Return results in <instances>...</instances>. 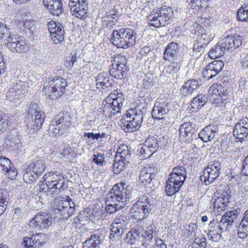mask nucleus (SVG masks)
<instances>
[{
	"label": "nucleus",
	"mask_w": 248,
	"mask_h": 248,
	"mask_svg": "<svg viewBox=\"0 0 248 248\" xmlns=\"http://www.w3.org/2000/svg\"><path fill=\"white\" fill-rule=\"evenodd\" d=\"M233 136L242 142L248 135V131L243 126L236 124L233 130Z\"/></svg>",
	"instance_id": "a18cd8bd"
},
{
	"label": "nucleus",
	"mask_w": 248,
	"mask_h": 248,
	"mask_svg": "<svg viewBox=\"0 0 248 248\" xmlns=\"http://www.w3.org/2000/svg\"><path fill=\"white\" fill-rule=\"evenodd\" d=\"M179 130L180 138L186 141H189V138L186 139L185 138L188 137L189 135L193 133V126L191 123L189 122L184 123L180 125Z\"/></svg>",
	"instance_id": "79ce46f5"
},
{
	"label": "nucleus",
	"mask_w": 248,
	"mask_h": 248,
	"mask_svg": "<svg viewBox=\"0 0 248 248\" xmlns=\"http://www.w3.org/2000/svg\"><path fill=\"white\" fill-rule=\"evenodd\" d=\"M235 218L233 211L227 212L220 219L217 221L218 228L220 232H226L231 229L232 224Z\"/></svg>",
	"instance_id": "a211bd4d"
},
{
	"label": "nucleus",
	"mask_w": 248,
	"mask_h": 248,
	"mask_svg": "<svg viewBox=\"0 0 248 248\" xmlns=\"http://www.w3.org/2000/svg\"><path fill=\"white\" fill-rule=\"evenodd\" d=\"M67 85V83L64 78L55 77L45 82L44 92L49 98L56 100L62 95Z\"/></svg>",
	"instance_id": "39448f33"
},
{
	"label": "nucleus",
	"mask_w": 248,
	"mask_h": 248,
	"mask_svg": "<svg viewBox=\"0 0 248 248\" xmlns=\"http://www.w3.org/2000/svg\"><path fill=\"white\" fill-rule=\"evenodd\" d=\"M153 154L149 149L144 145L140 148L139 155L141 157L142 159H147L150 158Z\"/></svg>",
	"instance_id": "052dcab7"
},
{
	"label": "nucleus",
	"mask_w": 248,
	"mask_h": 248,
	"mask_svg": "<svg viewBox=\"0 0 248 248\" xmlns=\"http://www.w3.org/2000/svg\"><path fill=\"white\" fill-rule=\"evenodd\" d=\"M208 101L207 96L203 93H199L191 100L190 106L192 111H198L201 109Z\"/></svg>",
	"instance_id": "cd10ccee"
},
{
	"label": "nucleus",
	"mask_w": 248,
	"mask_h": 248,
	"mask_svg": "<svg viewBox=\"0 0 248 248\" xmlns=\"http://www.w3.org/2000/svg\"><path fill=\"white\" fill-rule=\"evenodd\" d=\"M209 96L213 103L225 107L230 99L228 97L230 90L221 84H213L208 89Z\"/></svg>",
	"instance_id": "6e6552de"
},
{
	"label": "nucleus",
	"mask_w": 248,
	"mask_h": 248,
	"mask_svg": "<svg viewBox=\"0 0 248 248\" xmlns=\"http://www.w3.org/2000/svg\"><path fill=\"white\" fill-rule=\"evenodd\" d=\"M128 163L119 158H115L113 165V171L114 174H118L126 168Z\"/></svg>",
	"instance_id": "09e8293b"
},
{
	"label": "nucleus",
	"mask_w": 248,
	"mask_h": 248,
	"mask_svg": "<svg viewBox=\"0 0 248 248\" xmlns=\"http://www.w3.org/2000/svg\"><path fill=\"white\" fill-rule=\"evenodd\" d=\"M68 120H72V118L68 112H60L51 121L49 127V131H54V129H56L55 126L62 123H66V121Z\"/></svg>",
	"instance_id": "7c9ffc66"
},
{
	"label": "nucleus",
	"mask_w": 248,
	"mask_h": 248,
	"mask_svg": "<svg viewBox=\"0 0 248 248\" xmlns=\"http://www.w3.org/2000/svg\"><path fill=\"white\" fill-rule=\"evenodd\" d=\"M155 248H167V245L165 241L161 239H157L155 240Z\"/></svg>",
	"instance_id": "774afa93"
},
{
	"label": "nucleus",
	"mask_w": 248,
	"mask_h": 248,
	"mask_svg": "<svg viewBox=\"0 0 248 248\" xmlns=\"http://www.w3.org/2000/svg\"><path fill=\"white\" fill-rule=\"evenodd\" d=\"M52 219L46 213L37 214L29 222V226L39 230L46 229L51 225Z\"/></svg>",
	"instance_id": "4468645a"
},
{
	"label": "nucleus",
	"mask_w": 248,
	"mask_h": 248,
	"mask_svg": "<svg viewBox=\"0 0 248 248\" xmlns=\"http://www.w3.org/2000/svg\"><path fill=\"white\" fill-rule=\"evenodd\" d=\"M123 122L121 127L126 132H131L137 131L140 129L141 124L134 121L133 120L124 119L123 118Z\"/></svg>",
	"instance_id": "ea45409f"
},
{
	"label": "nucleus",
	"mask_w": 248,
	"mask_h": 248,
	"mask_svg": "<svg viewBox=\"0 0 248 248\" xmlns=\"http://www.w3.org/2000/svg\"><path fill=\"white\" fill-rule=\"evenodd\" d=\"M23 27L25 28V32L28 35H31L33 33L35 29L34 21L31 20L25 21Z\"/></svg>",
	"instance_id": "5fc2aeb1"
},
{
	"label": "nucleus",
	"mask_w": 248,
	"mask_h": 248,
	"mask_svg": "<svg viewBox=\"0 0 248 248\" xmlns=\"http://www.w3.org/2000/svg\"><path fill=\"white\" fill-rule=\"evenodd\" d=\"M92 162L94 164L93 166L96 165L97 169L100 170L103 169V166L106 163L104 154L98 152L93 155Z\"/></svg>",
	"instance_id": "49530a36"
},
{
	"label": "nucleus",
	"mask_w": 248,
	"mask_h": 248,
	"mask_svg": "<svg viewBox=\"0 0 248 248\" xmlns=\"http://www.w3.org/2000/svg\"><path fill=\"white\" fill-rule=\"evenodd\" d=\"M59 182L56 183H47L46 185H42L43 192L50 197H53L56 195L63 192L67 187V185L65 183H62V185H59Z\"/></svg>",
	"instance_id": "6ab92c4d"
},
{
	"label": "nucleus",
	"mask_w": 248,
	"mask_h": 248,
	"mask_svg": "<svg viewBox=\"0 0 248 248\" xmlns=\"http://www.w3.org/2000/svg\"><path fill=\"white\" fill-rule=\"evenodd\" d=\"M136 39V34L132 30L121 28L113 31L111 42L117 47L126 49L135 44Z\"/></svg>",
	"instance_id": "7ed1b4c3"
},
{
	"label": "nucleus",
	"mask_w": 248,
	"mask_h": 248,
	"mask_svg": "<svg viewBox=\"0 0 248 248\" xmlns=\"http://www.w3.org/2000/svg\"><path fill=\"white\" fill-rule=\"evenodd\" d=\"M0 166L10 179L13 180L16 178L17 174V170L14 166H12L11 162L8 158L0 156Z\"/></svg>",
	"instance_id": "412c9836"
},
{
	"label": "nucleus",
	"mask_w": 248,
	"mask_h": 248,
	"mask_svg": "<svg viewBox=\"0 0 248 248\" xmlns=\"http://www.w3.org/2000/svg\"><path fill=\"white\" fill-rule=\"evenodd\" d=\"M242 172L244 175L248 176V155L243 161Z\"/></svg>",
	"instance_id": "338daca9"
},
{
	"label": "nucleus",
	"mask_w": 248,
	"mask_h": 248,
	"mask_svg": "<svg viewBox=\"0 0 248 248\" xmlns=\"http://www.w3.org/2000/svg\"><path fill=\"white\" fill-rule=\"evenodd\" d=\"M28 93V87L25 82L16 79H13L9 85L6 97L7 100L17 103Z\"/></svg>",
	"instance_id": "0eeeda50"
},
{
	"label": "nucleus",
	"mask_w": 248,
	"mask_h": 248,
	"mask_svg": "<svg viewBox=\"0 0 248 248\" xmlns=\"http://www.w3.org/2000/svg\"><path fill=\"white\" fill-rule=\"evenodd\" d=\"M143 232V229L141 227H136L131 229L126 235L125 241L130 245L136 244L142 236Z\"/></svg>",
	"instance_id": "bb28decb"
},
{
	"label": "nucleus",
	"mask_w": 248,
	"mask_h": 248,
	"mask_svg": "<svg viewBox=\"0 0 248 248\" xmlns=\"http://www.w3.org/2000/svg\"><path fill=\"white\" fill-rule=\"evenodd\" d=\"M221 163L218 161H213L208 164L201 176V180L206 185L214 182L220 174Z\"/></svg>",
	"instance_id": "9d476101"
},
{
	"label": "nucleus",
	"mask_w": 248,
	"mask_h": 248,
	"mask_svg": "<svg viewBox=\"0 0 248 248\" xmlns=\"http://www.w3.org/2000/svg\"><path fill=\"white\" fill-rule=\"evenodd\" d=\"M37 105L34 102H31L29 107V113L32 115V125L34 129H38L42 126L45 114L41 110L37 108Z\"/></svg>",
	"instance_id": "2eb2a0df"
},
{
	"label": "nucleus",
	"mask_w": 248,
	"mask_h": 248,
	"mask_svg": "<svg viewBox=\"0 0 248 248\" xmlns=\"http://www.w3.org/2000/svg\"><path fill=\"white\" fill-rule=\"evenodd\" d=\"M222 232H219V230H218V231H216L215 230H210L208 232V233H207V235L208 237V238L212 240L214 242H217L219 241L221 237V233Z\"/></svg>",
	"instance_id": "13d9d810"
},
{
	"label": "nucleus",
	"mask_w": 248,
	"mask_h": 248,
	"mask_svg": "<svg viewBox=\"0 0 248 248\" xmlns=\"http://www.w3.org/2000/svg\"><path fill=\"white\" fill-rule=\"evenodd\" d=\"M171 105L167 101H156L152 111L154 119L163 120L170 111Z\"/></svg>",
	"instance_id": "f8f14e48"
},
{
	"label": "nucleus",
	"mask_w": 248,
	"mask_h": 248,
	"mask_svg": "<svg viewBox=\"0 0 248 248\" xmlns=\"http://www.w3.org/2000/svg\"><path fill=\"white\" fill-rule=\"evenodd\" d=\"M6 46L14 53H22L28 49V46L25 41L20 40L16 43L6 44Z\"/></svg>",
	"instance_id": "c9c22d12"
},
{
	"label": "nucleus",
	"mask_w": 248,
	"mask_h": 248,
	"mask_svg": "<svg viewBox=\"0 0 248 248\" xmlns=\"http://www.w3.org/2000/svg\"><path fill=\"white\" fill-rule=\"evenodd\" d=\"M71 125V120L66 121V123H62L55 126L56 129L54 131H51L56 136L60 133V131L64 132L67 130Z\"/></svg>",
	"instance_id": "864d4df0"
},
{
	"label": "nucleus",
	"mask_w": 248,
	"mask_h": 248,
	"mask_svg": "<svg viewBox=\"0 0 248 248\" xmlns=\"http://www.w3.org/2000/svg\"><path fill=\"white\" fill-rule=\"evenodd\" d=\"M131 213L134 218L137 220H142L149 215L150 211H146L145 209L135 203L131 209Z\"/></svg>",
	"instance_id": "f704fd0d"
},
{
	"label": "nucleus",
	"mask_w": 248,
	"mask_h": 248,
	"mask_svg": "<svg viewBox=\"0 0 248 248\" xmlns=\"http://www.w3.org/2000/svg\"><path fill=\"white\" fill-rule=\"evenodd\" d=\"M127 224V220L125 216L120 215L115 218L111 225L110 233V240L111 242L120 240Z\"/></svg>",
	"instance_id": "1a4fd4ad"
},
{
	"label": "nucleus",
	"mask_w": 248,
	"mask_h": 248,
	"mask_svg": "<svg viewBox=\"0 0 248 248\" xmlns=\"http://www.w3.org/2000/svg\"><path fill=\"white\" fill-rule=\"evenodd\" d=\"M170 181L171 180L168 178L166 185L165 191L167 193V195L168 196L173 195L177 192H178L180 188L181 187V186H176V183L175 182H170Z\"/></svg>",
	"instance_id": "8fccbe9b"
},
{
	"label": "nucleus",
	"mask_w": 248,
	"mask_h": 248,
	"mask_svg": "<svg viewBox=\"0 0 248 248\" xmlns=\"http://www.w3.org/2000/svg\"><path fill=\"white\" fill-rule=\"evenodd\" d=\"M43 234L41 233H36L33 234L31 237H25L22 244L24 247L28 248H34V242L35 240L37 237H40V236H42Z\"/></svg>",
	"instance_id": "603ef678"
},
{
	"label": "nucleus",
	"mask_w": 248,
	"mask_h": 248,
	"mask_svg": "<svg viewBox=\"0 0 248 248\" xmlns=\"http://www.w3.org/2000/svg\"><path fill=\"white\" fill-rule=\"evenodd\" d=\"M124 119L133 120L141 124L144 118L142 111L138 108H130L127 111V113L124 116Z\"/></svg>",
	"instance_id": "c85d7f7f"
},
{
	"label": "nucleus",
	"mask_w": 248,
	"mask_h": 248,
	"mask_svg": "<svg viewBox=\"0 0 248 248\" xmlns=\"http://www.w3.org/2000/svg\"><path fill=\"white\" fill-rule=\"evenodd\" d=\"M68 202V205H66L67 209H68V212L69 214V217L72 216L75 211V203L73 201V200L69 198V197H67V199L65 200Z\"/></svg>",
	"instance_id": "e2e57ef3"
},
{
	"label": "nucleus",
	"mask_w": 248,
	"mask_h": 248,
	"mask_svg": "<svg viewBox=\"0 0 248 248\" xmlns=\"http://www.w3.org/2000/svg\"><path fill=\"white\" fill-rule=\"evenodd\" d=\"M209 43V39L207 34H202L199 36L197 40L195 42L193 49L196 52H203L206 46Z\"/></svg>",
	"instance_id": "2f4dec72"
},
{
	"label": "nucleus",
	"mask_w": 248,
	"mask_h": 248,
	"mask_svg": "<svg viewBox=\"0 0 248 248\" xmlns=\"http://www.w3.org/2000/svg\"><path fill=\"white\" fill-rule=\"evenodd\" d=\"M170 175H171L172 180L175 178V177H179L181 179H183L184 177L186 178V168L183 166H177L173 169Z\"/></svg>",
	"instance_id": "3c124183"
},
{
	"label": "nucleus",
	"mask_w": 248,
	"mask_h": 248,
	"mask_svg": "<svg viewBox=\"0 0 248 248\" xmlns=\"http://www.w3.org/2000/svg\"><path fill=\"white\" fill-rule=\"evenodd\" d=\"M179 48V45L176 43L172 42L169 44L164 53V59L168 61H172L177 59L180 57Z\"/></svg>",
	"instance_id": "393cba45"
},
{
	"label": "nucleus",
	"mask_w": 248,
	"mask_h": 248,
	"mask_svg": "<svg viewBox=\"0 0 248 248\" xmlns=\"http://www.w3.org/2000/svg\"><path fill=\"white\" fill-rule=\"evenodd\" d=\"M144 145L149 149L152 154L155 153L159 147L157 139L154 136H149L147 138Z\"/></svg>",
	"instance_id": "c03bdc74"
},
{
	"label": "nucleus",
	"mask_w": 248,
	"mask_h": 248,
	"mask_svg": "<svg viewBox=\"0 0 248 248\" xmlns=\"http://www.w3.org/2000/svg\"><path fill=\"white\" fill-rule=\"evenodd\" d=\"M202 84L201 80H198L195 79L188 80L185 82L181 88V93L185 96L191 95L194 91L198 89Z\"/></svg>",
	"instance_id": "aec40b11"
},
{
	"label": "nucleus",
	"mask_w": 248,
	"mask_h": 248,
	"mask_svg": "<svg viewBox=\"0 0 248 248\" xmlns=\"http://www.w3.org/2000/svg\"><path fill=\"white\" fill-rule=\"evenodd\" d=\"M130 152L127 145L125 144L121 145L117 149L116 155V158L121 159L124 161L129 163L131 156Z\"/></svg>",
	"instance_id": "4c0bfd02"
},
{
	"label": "nucleus",
	"mask_w": 248,
	"mask_h": 248,
	"mask_svg": "<svg viewBox=\"0 0 248 248\" xmlns=\"http://www.w3.org/2000/svg\"><path fill=\"white\" fill-rule=\"evenodd\" d=\"M243 9H239L237 13V19L239 21L248 22V11Z\"/></svg>",
	"instance_id": "4d7b16f0"
},
{
	"label": "nucleus",
	"mask_w": 248,
	"mask_h": 248,
	"mask_svg": "<svg viewBox=\"0 0 248 248\" xmlns=\"http://www.w3.org/2000/svg\"><path fill=\"white\" fill-rule=\"evenodd\" d=\"M50 37L54 44H58L64 40V28L59 22L50 21L47 24Z\"/></svg>",
	"instance_id": "9b49d317"
},
{
	"label": "nucleus",
	"mask_w": 248,
	"mask_h": 248,
	"mask_svg": "<svg viewBox=\"0 0 248 248\" xmlns=\"http://www.w3.org/2000/svg\"><path fill=\"white\" fill-rule=\"evenodd\" d=\"M88 0H69V6L73 7L75 6H88Z\"/></svg>",
	"instance_id": "680f3d73"
},
{
	"label": "nucleus",
	"mask_w": 248,
	"mask_h": 248,
	"mask_svg": "<svg viewBox=\"0 0 248 248\" xmlns=\"http://www.w3.org/2000/svg\"><path fill=\"white\" fill-rule=\"evenodd\" d=\"M139 205L145 209L146 211H151L154 208L153 201L149 199L147 195L140 197L138 200L135 202Z\"/></svg>",
	"instance_id": "37998d69"
},
{
	"label": "nucleus",
	"mask_w": 248,
	"mask_h": 248,
	"mask_svg": "<svg viewBox=\"0 0 248 248\" xmlns=\"http://www.w3.org/2000/svg\"><path fill=\"white\" fill-rule=\"evenodd\" d=\"M46 168V160L42 157L35 156L25 170L23 176L24 181L29 184L35 182Z\"/></svg>",
	"instance_id": "20e7f679"
},
{
	"label": "nucleus",
	"mask_w": 248,
	"mask_h": 248,
	"mask_svg": "<svg viewBox=\"0 0 248 248\" xmlns=\"http://www.w3.org/2000/svg\"><path fill=\"white\" fill-rule=\"evenodd\" d=\"M9 200V194L6 190L0 189V202L4 205H7Z\"/></svg>",
	"instance_id": "69168bd1"
},
{
	"label": "nucleus",
	"mask_w": 248,
	"mask_h": 248,
	"mask_svg": "<svg viewBox=\"0 0 248 248\" xmlns=\"http://www.w3.org/2000/svg\"><path fill=\"white\" fill-rule=\"evenodd\" d=\"M102 240L100 234H92L83 243V247L87 248H96Z\"/></svg>",
	"instance_id": "e433bc0d"
},
{
	"label": "nucleus",
	"mask_w": 248,
	"mask_h": 248,
	"mask_svg": "<svg viewBox=\"0 0 248 248\" xmlns=\"http://www.w3.org/2000/svg\"><path fill=\"white\" fill-rule=\"evenodd\" d=\"M155 177V169L154 168H144L140 171V181L144 186L150 184Z\"/></svg>",
	"instance_id": "a878e982"
},
{
	"label": "nucleus",
	"mask_w": 248,
	"mask_h": 248,
	"mask_svg": "<svg viewBox=\"0 0 248 248\" xmlns=\"http://www.w3.org/2000/svg\"><path fill=\"white\" fill-rule=\"evenodd\" d=\"M127 71L126 67L124 65L118 66L115 63L111 64V67L109 70L110 75L116 79H122Z\"/></svg>",
	"instance_id": "58836bf2"
},
{
	"label": "nucleus",
	"mask_w": 248,
	"mask_h": 248,
	"mask_svg": "<svg viewBox=\"0 0 248 248\" xmlns=\"http://www.w3.org/2000/svg\"><path fill=\"white\" fill-rule=\"evenodd\" d=\"M124 100L122 93H118L116 90L110 93L106 98L105 104L103 103L104 115L111 117L120 113Z\"/></svg>",
	"instance_id": "423d86ee"
},
{
	"label": "nucleus",
	"mask_w": 248,
	"mask_h": 248,
	"mask_svg": "<svg viewBox=\"0 0 248 248\" xmlns=\"http://www.w3.org/2000/svg\"><path fill=\"white\" fill-rule=\"evenodd\" d=\"M118 15L116 14L115 11H110L107 13L103 17V24L105 27L110 30L118 22Z\"/></svg>",
	"instance_id": "473e14b6"
},
{
	"label": "nucleus",
	"mask_w": 248,
	"mask_h": 248,
	"mask_svg": "<svg viewBox=\"0 0 248 248\" xmlns=\"http://www.w3.org/2000/svg\"><path fill=\"white\" fill-rule=\"evenodd\" d=\"M156 232V227L154 224H150L144 232L142 233V237H149V239L153 238V233Z\"/></svg>",
	"instance_id": "bf43d9fd"
},
{
	"label": "nucleus",
	"mask_w": 248,
	"mask_h": 248,
	"mask_svg": "<svg viewBox=\"0 0 248 248\" xmlns=\"http://www.w3.org/2000/svg\"><path fill=\"white\" fill-rule=\"evenodd\" d=\"M242 36L235 34L234 35H227L220 43L224 50H227L232 48H236L242 44Z\"/></svg>",
	"instance_id": "f3484780"
},
{
	"label": "nucleus",
	"mask_w": 248,
	"mask_h": 248,
	"mask_svg": "<svg viewBox=\"0 0 248 248\" xmlns=\"http://www.w3.org/2000/svg\"><path fill=\"white\" fill-rule=\"evenodd\" d=\"M95 81L97 88L103 89L111 87L114 83L113 79L107 73L104 72L97 75Z\"/></svg>",
	"instance_id": "b1692460"
},
{
	"label": "nucleus",
	"mask_w": 248,
	"mask_h": 248,
	"mask_svg": "<svg viewBox=\"0 0 248 248\" xmlns=\"http://www.w3.org/2000/svg\"><path fill=\"white\" fill-rule=\"evenodd\" d=\"M7 120L3 117V113L0 111V133L4 131L8 126Z\"/></svg>",
	"instance_id": "0e129e2a"
},
{
	"label": "nucleus",
	"mask_w": 248,
	"mask_h": 248,
	"mask_svg": "<svg viewBox=\"0 0 248 248\" xmlns=\"http://www.w3.org/2000/svg\"><path fill=\"white\" fill-rule=\"evenodd\" d=\"M206 240L204 237L201 236L195 238L194 244L193 248H206Z\"/></svg>",
	"instance_id": "6e6d98bb"
},
{
	"label": "nucleus",
	"mask_w": 248,
	"mask_h": 248,
	"mask_svg": "<svg viewBox=\"0 0 248 248\" xmlns=\"http://www.w3.org/2000/svg\"><path fill=\"white\" fill-rule=\"evenodd\" d=\"M44 179L47 183H56L59 182V185H62V183H65L64 178L63 175L58 171H50L46 173L44 175Z\"/></svg>",
	"instance_id": "72a5a7b5"
},
{
	"label": "nucleus",
	"mask_w": 248,
	"mask_h": 248,
	"mask_svg": "<svg viewBox=\"0 0 248 248\" xmlns=\"http://www.w3.org/2000/svg\"><path fill=\"white\" fill-rule=\"evenodd\" d=\"M223 63L221 61H214L208 64L203 70L202 75L207 79H210L218 75L222 70Z\"/></svg>",
	"instance_id": "dca6fc26"
},
{
	"label": "nucleus",
	"mask_w": 248,
	"mask_h": 248,
	"mask_svg": "<svg viewBox=\"0 0 248 248\" xmlns=\"http://www.w3.org/2000/svg\"><path fill=\"white\" fill-rule=\"evenodd\" d=\"M72 15L80 19H84L88 16V6L69 7Z\"/></svg>",
	"instance_id": "a19ab883"
},
{
	"label": "nucleus",
	"mask_w": 248,
	"mask_h": 248,
	"mask_svg": "<svg viewBox=\"0 0 248 248\" xmlns=\"http://www.w3.org/2000/svg\"><path fill=\"white\" fill-rule=\"evenodd\" d=\"M225 51L219 43L209 51V56L212 59H217L223 56Z\"/></svg>",
	"instance_id": "de8ad7c7"
},
{
	"label": "nucleus",
	"mask_w": 248,
	"mask_h": 248,
	"mask_svg": "<svg viewBox=\"0 0 248 248\" xmlns=\"http://www.w3.org/2000/svg\"><path fill=\"white\" fill-rule=\"evenodd\" d=\"M213 211L215 213H219L225 209L228 204V198L225 197H218L214 200L212 199Z\"/></svg>",
	"instance_id": "c756f323"
},
{
	"label": "nucleus",
	"mask_w": 248,
	"mask_h": 248,
	"mask_svg": "<svg viewBox=\"0 0 248 248\" xmlns=\"http://www.w3.org/2000/svg\"><path fill=\"white\" fill-rule=\"evenodd\" d=\"M173 18V11L170 7L163 6L154 9L147 16L150 26L159 28L170 24Z\"/></svg>",
	"instance_id": "f03ea898"
},
{
	"label": "nucleus",
	"mask_w": 248,
	"mask_h": 248,
	"mask_svg": "<svg viewBox=\"0 0 248 248\" xmlns=\"http://www.w3.org/2000/svg\"><path fill=\"white\" fill-rule=\"evenodd\" d=\"M43 4L47 11L53 16H58L62 12L61 0H43Z\"/></svg>",
	"instance_id": "4be33fe9"
},
{
	"label": "nucleus",
	"mask_w": 248,
	"mask_h": 248,
	"mask_svg": "<svg viewBox=\"0 0 248 248\" xmlns=\"http://www.w3.org/2000/svg\"><path fill=\"white\" fill-rule=\"evenodd\" d=\"M124 182L115 184L107 196V206L105 210L112 214L124 208L130 199L131 193Z\"/></svg>",
	"instance_id": "f257e3e1"
},
{
	"label": "nucleus",
	"mask_w": 248,
	"mask_h": 248,
	"mask_svg": "<svg viewBox=\"0 0 248 248\" xmlns=\"http://www.w3.org/2000/svg\"><path fill=\"white\" fill-rule=\"evenodd\" d=\"M67 205L68 202L65 201L64 198L60 197L55 198L52 203L53 212L60 218H68L69 213L66 206Z\"/></svg>",
	"instance_id": "ddd939ff"
},
{
	"label": "nucleus",
	"mask_w": 248,
	"mask_h": 248,
	"mask_svg": "<svg viewBox=\"0 0 248 248\" xmlns=\"http://www.w3.org/2000/svg\"><path fill=\"white\" fill-rule=\"evenodd\" d=\"M218 130L217 126L210 124L203 128L199 133V138L203 142H207L214 139Z\"/></svg>",
	"instance_id": "5701e85b"
}]
</instances>
